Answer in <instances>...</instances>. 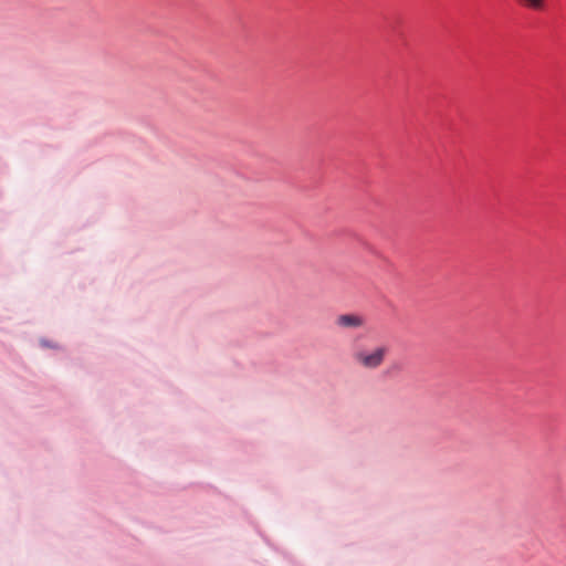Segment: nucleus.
Returning <instances> with one entry per match:
<instances>
[{"label": "nucleus", "mask_w": 566, "mask_h": 566, "mask_svg": "<svg viewBox=\"0 0 566 566\" xmlns=\"http://www.w3.org/2000/svg\"><path fill=\"white\" fill-rule=\"evenodd\" d=\"M518 4L532 11H544L546 9V0H516Z\"/></svg>", "instance_id": "obj_3"}, {"label": "nucleus", "mask_w": 566, "mask_h": 566, "mask_svg": "<svg viewBox=\"0 0 566 566\" xmlns=\"http://www.w3.org/2000/svg\"><path fill=\"white\" fill-rule=\"evenodd\" d=\"M387 353L388 348L386 346H379L371 350L358 352L354 355V358L360 366L375 369L384 363Z\"/></svg>", "instance_id": "obj_1"}, {"label": "nucleus", "mask_w": 566, "mask_h": 566, "mask_svg": "<svg viewBox=\"0 0 566 566\" xmlns=\"http://www.w3.org/2000/svg\"><path fill=\"white\" fill-rule=\"evenodd\" d=\"M336 324L344 328H359L365 324V319L356 314H343L336 318Z\"/></svg>", "instance_id": "obj_2"}]
</instances>
